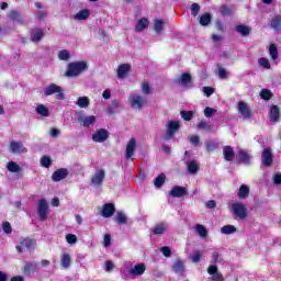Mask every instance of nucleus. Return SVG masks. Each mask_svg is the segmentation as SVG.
<instances>
[{
  "label": "nucleus",
  "instance_id": "1",
  "mask_svg": "<svg viewBox=\"0 0 281 281\" xmlns=\"http://www.w3.org/2000/svg\"><path fill=\"white\" fill-rule=\"evenodd\" d=\"M87 69H89V65L87 64V61H74L68 64L66 76L68 78H78V76H80L82 71H87Z\"/></svg>",
  "mask_w": 281,
  "mask_h": 281
},
{
  "label": "nucleus",
  "instance_id": "2",
  "mask_svg": "<svg viewBox=\"0 0 281 281\" xmlns=\"http://www.w3.org/2000/svg\"><path fill=\"white\" fill-rule=\"evenodd\" d=\"M54 93H57L56 100H65V92L63 91V88L56 83H49L44 89V95H54Z\"/></svg>",
  "mask_w": 281,
  "mask_h": 281
},
{
  "label": "nucleus",
  "instance_id": "3",
  "mask_svg": "<svg viewBox=\"0 0 281 281\" xmlns=\"http://www.w3.org/2000/svg\"><path fill=\"white\" fill-rule=\"evenodd\" d=\"M179 128H181V123L179 121H171L167 124V132L165 134L166 142L172 139L176 133H179Z\"/></svg>",
  "mask_w": 281,
  "mask_h": 281
},
{
  "label": "nucleus",
  "instance_id": "4",
  "mask_svg": "<svg viewBox=\"0 0 281 281\" xmlns=\"http://www.w3.org/2000/svg\"><path fill=\"white\" fill-rule=\"evenodd\" d=\"M48 210H49V204L47 203V200L41 199L38 201V205H37V214H38V218L42 223L47 221Z\"/></svg>",
  "mask_w": 281,
  "mask_h": 281
},
{
  "label": "nucleus",
  "instance_id": "5",
  "mask_svg": "<svg viewBox=\"0 0 281 281\" xmlns=\"http://www.w3.org/2000/svg\"><path fill=\"white\" fill-rule=\"evenodd\" d=\"M261 161L266 168H271V166H273V153H271V148H263L261 153Z\"/></svg>",
  "mask_w": 281,
  "mask_h": 281
},
{
  "label": "nucleus",
  "instance_id": "6",
  "mask_svg": "<svg viewBox=\"0 0 281 281\" xmlns=\"http://www.w3.org/2000/svg\"><path fill=\"white\" fill-rule=\"evenodd\" d=\"M232 210L235 216H238L241 221L247 218V207H245V204L236 202L232 205Z\"/></svg>",
  "mask_w": 281,
  "mask_h": 281
},
{
  "label": "nucleus",
  "instance_id": "7",
  "mask_svg": "<svg viewBox=\"0 0 281 281\" xmlns=\"http://www.w3.org/2000/svg\"><path fill=\"white\" fill-rule=\"evenodd\" d=\"M171 269L179 276V278H186V262L183 259L178 258L171 266Z\"/></svg>",
  "mask_w": 281,
  "mask_h": 281
},
{
  "label": "nucleus",
  "instance_id": "8",
  "mask_svg": "<svg viewBox=\"0 0 281 281\" xmlns=\"http://www.w3.org/2000/svg\"><path fill=\"white\" fill-rule=\"evenodd\" d=\"M148 104V101L145 100L144 97L139 94H135L131 97V106L132 109H143V106H146Z\"/></svg>",
  "mask_w": 281,
  "mask_h": 281
},
{
  "label": "nucleus",
  "instance_id": "9",
  "mask_svg": "<svg viewBox=\"0 0 281 281\" xmlns=\"http://www.w3.org/2000/svg\"><path fill=\"white\" fill-rule=\"evenodd\" d=\"M92 139L97 144H102V142H106V139H109V131L104 128L97 130L95 133L92 134Z\"/></svg>",
  "mask_w": 281,
  "mask_h": 281
},
{
  "label": "nucleus",
  "instance_id": "10",
  "mask_svg": "<svg viewBox=\"0 0 281 281\" xmlns=\"http://www.w3.org/2000/svg\"><path fill=\"white\" fill-rule=\"evenodd\" d=\"M238 106V113L244 117V120H250L251 119V109H249V105L245 101H239L237 103Z\"/></svg>",
  "mask_w": 281,
  "mask_h": 281
},
{
  "label": "nucleus",
  "instance_id": "11",
  "mask_svg": "<svg viewBox=\"0 0 281 281\" xmlns=\"http://www.w3.org/2000/svg\"><path fill=\"white\" fill-rule=\"evenodd\" d=\"M169 194L173 199H181L183 196H188V188L175 186L169 192Z\"/></svg>",
  "mask_w": 281,
  "mask_h": 281
},
{
  "label": "nucleus",
  "instance_id": "12",
  "mask_svg": "<svg viewBox=\"0 0 281 281\" xmlns=\"http://www.w3.org/2000/svg\"><path fill=\"white\" fill-rule=\"evenodd\" d=\"M69 177V170L67 168H60L53 172L52 179L58 183V181H63V179H67Z\"/></svg>",
  "mask_w": 281,
  "mask_h": 281
},
{
  "label": "nucleus",
  "instance_id": "13",
  "mask_svg": "<svg viewBox=\"0 0 281 281\" xmlns=\"http://www.w3.org/2000/svg\"><path fill=\"white\" fill-rule=\"evenodd\" d=\"M144 273H146V263H137L130 269V276L134 278H139V276H144Z\"/></svg>",
  "mask_w": 281,
  "mask_h": 281
},
{
  "label": "nucleus",
  "instance_id": "14",
  "mask_svg": "<svg viewBox=\"0 0 281 281\" xmlns=\"http://www.w3.org/2000/svg\"><path fill=\"white\" fill-rule=\"evenodd\" d=\"M207 273L209 276H212L213 281H225L223 274L218 272V267H216L215 265H212L207 268Z\"/></svg>",
  "mask_w": 281,
  "mask_h": 281
},
{
  "label": "nucleus",
  "instance_id": "15",
  "mask_svg": "<svg viewBox=\"0 0 281 281\" xmlns=\"http://www.w3.org/2000/svg\"><path fill=\"white\" fill-rule=\"evenodd\" d=\"M104 177H105L104 169H99L92 176L91 183H93V186H102V183L104 181Z\"/></svg>",
  "mask_w": 281,
  "mask_h": 281
},
{
  "label": "nucleus",
  "instance_id": "16",
  "mask_svg": "<svg viewBox=\"0 0 281 281\" xmlns=\"http://www.w3.org/2000/svg\"><path fill=\"white\" fill-rule=\"evenodd\" d=\"M78 122L86 128H89V126L95 124V115L87 116L85 114H81L78 116Z\"/></svg>",
  "mask_w": 281,
  "mask_h": 281
},
{
  "label": "nucleus",
  "instance_id": "17",
  "mask_svg": "<svg viewBox=\"0 0 281 281\" xmlns=\"http://www.w3.org/2000/svg\"><path fill=\"white\" fill-rule=\"evenodd\" d=\"M115 214V204L113 203H105L102 207V216L103 218H111Z\"/></svg>",
  "mask_w": 281,
  "mask_h": 281
},
{
  "label": "nucleus",
  "instance_id": "18",
  "mask_svg": "<svg viewBox=\"0 0 281 281\" xmlns=\"http://www.w3.org/2000/svg\"><path fill=\"white\" fill-rule=\"evenodd\" d=\"M131 72V64H122L117 67V78L124 80Z\"/></svg>",
  "mask_w": 281,
  "mask_h": 281
},
{
  "label": "nucleus",
  "instance_id": "19",
  "mask_svg": "<svg viewBox=\"0 0 281 281\" xmlns=\"http://www.w3.org/2000/svg\"><path fill=\"white\" fill-rule=\"evenodd\" d=\"M136 146H137V140H135V138H131L126 146V154H125L126 159H131V157L135 155Z\"/></svg>",
  "mask_w": 281,
  "mask_h": 281
},
{
  "label": "nucleus",
  "instance_id": "20",
  "mask_svg": "<svg viewBox=\"0 0 281 281\" xmlns=\"http://www.w3.org/2000/svg\"><path fill=\"white\" fill-rule=\"evenodd\" d=\"M45 38V32L42 29H34L31 33V41L32 43H41Z\"/></svg>",
  "mask_w": 281,
  "mask_h": 281
},
{
  "label": "nucleus",
  "instance_id": "21",
  "mask_svg": "<svg viewBox=\"0 0 281 281\" xmlns=\"http://www.w3.org/2000/svg\"><path fill=\"white\" fill-rule=\"evenodd\" d=\"M223 155H224L225 161H234V157H236V154L234 153V147L224 146L223 147Z\"/></svg>",
  "mask_w": 281,
  "mask_h": 281
},
{
  "label": "nucleus",
  "instance_id": "22",
  "mask_svg": "<svg viewBox=\"0 0 281 281\" xmlns=\"http://www.w3.org/2000/svg\"><path fill=\"white\" fill-rule=\"evenodd\" d=\"M235 31L237 34H240V36L247 37L249 34H251V27L245 24L236 25Z\"/></svg>",
  "mask_w": 281,
  "mask_h": 281
},
{
  "label": "nucleus",
  "instance_id": "23",
  "mask_svg": "<svg viewBox=\"0 0 281 281\" xmlns=\"http://www.w3.org/2000/svg\"><path fill=\"white\" fill-rule=\"evenodd\" d=\"M270 122H280V108H278V105L270 108Z\"/></svg>",
  "mask_w": 281,
  "mask_h": 281
},
{
  "label": "nucleus",
  "instance_id": "24",
  "mask_svg": "<svg viewBox=\"0 0 281 281\" xmlns=\"http://www.w3.org/2000/svg\"><path fill=\"white\" fill-rule=\"evenodd\" d=\"M20 245L24 247V249H34L36 245V239L25 237L22 240H20Z\"/></svg>",
  "mask_w": 281,
  "mask_h": 281
},
{
  "label": "nucleus",
  "instance_id": "25",
  "mask_svg": "<svg viewBox=\"0 0 281 281\" xmlns=\"http://www.w3.org/2000/svg\"><path fill=\"white\" fill-rule=\"evenodd\" d=\"M36 114L41 115V117H49V108L45 104H38L35 108Z\"/></svg>",
  "mask_w": 281,
  "mask_h": 281
},
{
  "label": "nucleus",
  "instance_id": "26",
  "mask_svg": "<svg viewBox=\"0 0 281 281\" xmlns=\"http://www.w3.org/2000/svg\"><path fill=\"white\" fill-rule=\"evenodd\" d=\"M270 27H272V30H274V32L281 31V15H274L271 19Z\"/></svg>",
  "mask_w": 281,
  "mask_h": 281
},
{
  "label": "nucleus",
  "instance_id": "27",
  "mask_svg": "<svg viewBox=\"0 0 281 281\" xmlns=\"http://www.w3.org/2000/svg\"><path fill=\"white\" fill-rule=\"evenodd\" d=\"M60 266L64 269H69V267H71V255L63 254L60 258Z\"/></svg>",
  "mask_w": 281,
  "mask_h": 281
},
{
  "label": "nucleus",
  "instance_id": "28",
  "mask_svg": "<svg viewBox=\"0 0 281 281\" xmlns=\"http://www.w3.org/2000/svg\"><path fill=\"white\" fill-rule=\"evenodd\" d=\"M89 16H91V12L89 11V9H82L75 15V19L77 21H87Z\"/></svg>",
  "mask_w": 281,
  "mask_h": 281
},
{
  "label": "nucleus",
  "instance_id": "29",
  "mask_svg": "<svg viewBox=\"0 0 281 281\" xmlns=\"http://www.w3.org/2000/svg\"><path fill=\"white\" fill-rule=\"evenodd\" d=\"M148 27V19L142 18L138 20L135 32H144Z\"/></svg>",
  "mask_w": 281,
  "mask_h": 281
},
{
  "label": "nucleus",
  "instance_id": "30",
  "mask_svg": "<svg viewBox=\"0 0 281 281\" xmlns=\"http://www.w3.org/2000/svg\"><path fill=\"white\" fill-rule=\"evenodd\" d=\"M239 161L241 164H249L251 157L249 156V153L247 150L240 149L238 151Z\"/></svg>",
  "mask_w": 281,
  "mask_h": 281
},
{
  "label": "nucleus",
  "instance_id": "31",
  "mask_svg": "<svg viewBox=\"0 0 281 281\" xmlns=\"http://www.w3.org/2000/svg\"><path fill=\"white\" fill-rule=\"evenodd\" d=\"M188 171L190 175H196L199 172V164H196V160H191L187 165Z\"/></svg>",
  "mask_w": 281,
  "mask_h": 281
},
{
  "label": "nucleus",
  "instance_id": "32",
  "mask_svg": "<svg viewBox=\"0 0 281 281\" xmlns=\"http://www.w3.org/2000/svg\"><path fill=\"white\" fill-rule=\"evenodd\" d=\"M210 23H212V14L204 13L200 16V25L203 27L207 26Z\"/></svg>",
  "mask_w": 281,
  "mask_h": 281
},
{
  "label": "nucleus",
  "instance_id": "33",
  "mask_svg": "<svg viewBox=\"0 0 281 281\" xmlns=\"http://www.w3.org/2000/svg\"><path fill=\"white\" fill-rule=\"evenodd\" d=\"M90 100L88 99V97H79L77 99V106H79V109H87L90 104Z\"/></svg>",
  "mask_w": 281,
  "mask_h": 281
},
{
  "label": "nucleus",
  "instance_id": "34",
  "mask_svg": "<svg viewBox=\"0 0 281 281\" xmlns=\"http://www.w3.org/2000/svg\"><path fill=\"white\" fill-rule=\"evenodd\" d=\"M237 196L238 199H247V196H249V188L246 184H241Z\"/></svg>",
  "mask_w": 281,
  "mask_h": 281
},
{
  "label": "nucleus",
  "instance_id": "35",
  "mask_svg": "<svg viewBox=\"0 0 281 281\" xmlns=\"http://www.w3.org/2000/svg\"><path fill=\"white\" fill-rule=\"evenodd\" d=\"M269 54L272 60H278V58L280 57V53L278 52V46L276 44H270Z\"/></svg>",
  "mask_w": 281,
  "mask_h": 281
},
{
  "label": "nucleus",
  "instance_id": "36",
  "mask_svg": "<svg viewBox=\"0 0 281 281\" xmlns=\"http://www.w3.org/2000/svg\"><path fill=\"white\" fill-rule=\"evenodd\" d=\"M36 263L29 262L24 266L23 273H25V276H30V273H34V271H36Z\"/></svg>",
  "mask_w": 281,
  "mask_h": 281
},
{
  "label": "nucleus",
  "instance_id": "37",
  "mask_svg": "<svg viewBox=\"0 0 281 281\" xmlns=\"http://www.w3.org/2000/svg\"><path fill=\"white\" fill-rule=\"evenodd\" d=\"M164 183H166V175L160 173L158 177L155 178L154 186L155 188H161Z\"/></svg>",
  "mask_w": 281,
  "mask_h": 281
},
{
  "label": "nucleus",
  "instance_id": "38",
  "mask_svg": "<svg viewBox=\"0 0 281 281\" xmlns=\"http://www.w3.org/2000/svg\"><path fill=\"white\" fill-rule=\"evenodd\" d=\"M164 25L165 23L162 20L156 19L154 22V32H156V34H161V32H164Z\"/></svg>",
  "mask_w": 281,
  "mask_h": 281
},
{
  "label": "nucleus",
  "instance_id": "39",
  "mask_svg": "<svg viewBox=\"0 0 281 281\" xmlns=\"http://www.w3.org/2000/svg\"><path fill=\"white\" fill-rule=\"evenodd\" d=\"M221 233L229 236V234H236V226L234 225H225L221 228Z\"/></svg>",
  "mask_w": 281,
  "mask_h": 281
},
{
  "label": "nucleus",
  "instance_id": "40",
  "mask_svg": "<svg viewBox=\"0 0 281 281\" xmlns=\"http://www.w3.org/2000/svg\"><path fill=\"white\" fill-rule=\"evenodd\" d=\"M166 232V224L160 223L153 228L154 236H159Z\"/></svg>",
  "mask_w": 281,
  "mask_h": 281
},
{
  "label": "nucleus",
  "instance_id": "41",
  "mask_svg": "<svg viewBox=\"0 0 281 281\" xmlns=\"http://www.w3.org/2000/svg\"><path fill=\"white\" fill-rule=\"evenodd\" d=\"M196 112L194 111H181L180 115L182 117V120H184V122H190V120H192L194 117Z\"/></svg>",
  "mask_w": 281,
  "mask_h": 281
},
{
  "label": "nucleus",
  "instance_id": "42",
  "mask_svg": "<svg viewBox=\"0 0 281 281\" xmlns=\"http://www.w3.org/2000/svg\"><path fill=\"white\" fill-rule=\"evenodd\" d=\"M195 229L201 238H207V228H205L202 224H198Z\"/></svg>",
  "mask_w": 281,
  "mask_h": 281
},
{
  "label": "nucleus",
  "instance_id": "43",
  "mask_svg": "<svg viewBox=\"0 0 281 281\" xmlns=\"http://www.w3.org/2000/svg\"><path fill=\"white\" fill-rule=\"evenodd\" d=\"M260 97H261V100L269 101L273 98V93L269 89H262L260 91Z\"/></svg>",
  "mask_w": 281,
  "mask_h": 281
},
{
  "label": "nucleus",
  "instance_id": "44",
  "mask_svg": "<svg viewBox=\"0 0 281 281\" xmlns=\"http://www.w3.org/2000/svg\"><path fill=\"white\" fill-rule=\"evenodd\" d=\"M7 168H8L9 172H20L21 171V166H19L14 161H9L7 165Z\"/></svg>",
  "mask_w": 281,
  "mask_h": 281
},
{
  "label": "nucleus",
  "instance_id": "45",
  "mask_svg": "<svg viewBox=\"0 0 281 281\" xmlns=\"http://www.w3.org/2000/svg\"><path fill=\"white\" fill-rule=\"evenodd\" d=\"M116 223H119L120 225H126V223H128V218L123 212H117Z\"/></svg>",
  "mask_w": 281,
  "mask_h": 281
},
{
  "label": "nucleus",
  "instance_id": "46",
  "mask_svg": "<svg viewBox=\"0 0 281 281\" xmlns=\"http://www.w3.org/2000/svg\"><path fill=\"white\" fill-rule=\"evenodd\" d=\"M10 149L13 155H19V153H21V143L11 142Z\"/></svg>",
  "mask_w": 281,
  "mask_h": 281
},
{
  "label": "nucleus",
  "instance_id": "47",
  "mask_svg": "<svg viewBox=\"0 0 281 281\" xmlns=\"http://www.w3.org/2000/svg\"><path fill=\"white\" fill-rule=\"evenodd\" d=\"M10 19L12 21H18V23H23V18L21 16V13L19 11H11L9 13Z\"/></svg>",
  "mask_w": 281,
  "mask_h": 281
},
{
  "label": "nucleus",
  "instance_id": "48",
  "mask_svg": "<svg viewBox=\"0 0 281 281\" xmlns=\"http://www.w3.org/2000/svg\"><path fill=\"white\" fill-rule=\"evenodd\" d=\"M59 60H69L71 58V54L67 49H61L58 53Z\"/></svg>",
  "mask_w": 281,
  "mask_h": 281
},
{
  "label": "nucleus",
  "instance_id": "49",
  "mask_svg": "<svg viewBox=\"0 0 281 281\" xmlns=\"http://www.w3.org/2000/svg\"><path fill=\"white\" fill-rule=\"evenodd\" d=\"M41 166L43 168H49L52 166V158L49 156H43L41 158Z\"/></svg>",
  "mask_w": 281,
  "mask_h": 281
},
{
  "label": "nucleus",
  "instance_id": "50",
  "mask_svg": "<svg viewBox=\"0 0 281 281\" xmlns=\"http://www.w3.org/2000/svg\"><path fill=\"white\" fill-rule=\"evenodd\" d=\"M218 148V145L214 140H209L206 143V150L207 153H214Z\"/></svg>",
  "mask_w": 281,
  "mask_h": 281
},
{
  "label": "nucleus",
  "instance_id": "51",
  "mask_svg": "<svg viewBox=\"0 0 281 281\" xmlns=\"http://www.w3.org/2000/svg\"><path fill=\"white\" fill-rule=\"evenodd\" d=\"M180 80L182 85H190V82H192V75H190L189 72H184L181 75Z\"/></svg>",
  "mask_w": 281,
  "mask_h": 281
},
{
  "label": "nucleus",
  "instance_id": "52",
  "mask_svg": "<svg viewBox=\"0 0 281 281\" xmlns=\"http://www.w3.org/2000/svg\"><path fill=\"white\" fill-rule=\"evenodd\" d=\"M220 12H221V14H222V16H231V14H232V8H229V7H227V5H222L221 8H220Z\"/></svg>",
  "mask_w": 281,
  "mask_h": 281
},
{
  "label": "nucleus",
  "instance_id": "53",
  "mask_svg": "<svg viewBox=\"0 0 281 281\" xmlns=\"http://www.w3.org/2000/svg\"><path fill=\"white\" fill-rule=\"evenodd\" d=\"M142 89H143V93L145 95H150V93H153V88L150 87V83H148V82H143Z\"/></svg>",
  "mask_w": 281,
  "mask_h": 281
},
{
  "label": "nucleus",
  "instance_id": "54",
  "mask_svg": "<svg viewBox=\"0 0 281 281\" xmlns=\"http://www.w3.org/2000/svg\"><path fill=\"white\" fill-rule=\"evenodd\" d=\"M258 63L265 69H271V64L269 63V59L261 57V58H259Z\"/></svg>",
  "mask_w": 281,
  "mask_h": 281
},
{
  "label": "nucleus",
  "instance_id": "55",
  "mask_svg": "<svg viewBox=\"0 0 281 281\" xmlns=\"http://www.w3.org/2000/svg\"><path fill=\"white\" fill-rule=\"evenodd\" d=\"M217 69H218V77L222 80L227 79V70H225V68L223 66H221V65H217Z\"/></svg>",
  "mask_w": 281,
  "mask_h": 281
},
{
  "label": "nucleus",
  "instance_id": "56",
  "mask_svg": "<svg viewBox=\"0 0 281 281\" xmlns=\"http://www.w3.org/2000/svg\"><path fill=\"white\" fill-rule=\"evenodd\" d=\"M198 128H201V131H212V125L207 124V122L205 121H201L199 124H198Z\"/></svg>",
  "mask_w": 281,
  "mask_h": 281
},
{
  "label": "nucleus",
  "instance_id": "57",
  "mask_svg": "<svg viewBox=\"0 0 281 281\" xmlns=\"http://www.w3.org/2000/svg\"><path fill=\"white\" fill-rule=\"evenodd\" d=\"M66 240L69 245H76V243H78V237H76L74 234H67Z\"/></svg>",
  "mask_w": 281,
  "mask_h": 281
},
{
  "label": "nucleus",
  "instance_id": "58",
  "mask_svg": "<svg viewBox=\"0 0 281 281\" xmlns=\"http://www.w3.org/2000/svg\"><path fill=\"white\" fill-rule=\"evenodd\" d=\"M160 251L165 256V258H170V256H172V250L168 246L161 247Z\"/></svg>",
  "mask_w": 281,
  "mask_h": 281
},
{
  "label": "nucleus",
  "instance_id": "59",
  "mask_svg": "<svg viewBox=\"0 0 281 281\" xmlns=\"http://www.w3.org/2000/svg\"><path fill=\"white\" fill-rule=\"evenodd\" d=\"M200 11H201V5H199V3H192L191 4V14H192V16H196V14H199Z\"/></svg>",
  "mask_w": 281,
  "mask_h": 281
},
{
  "label": "nucleus",
  "instance_id": "60",
  "mask_svg": "<svg viewBox=\"0 0 281 281\" xmlns=\"http://www.w3.org/2000/svg\"><path fill=\"white\" fill-rule=\"evenodd\" d=\"M2 229L4 234H12V225L10 224V222H3Z\"/></svg>",
  "mask_w": 281,
  "mask_h": 281
},
{
  "label": "nucleus",
  "instance_id": "61",
  "mask_svg": "<svg viewBox=\"0 0 281 281\" xmlns=\"http://www.w3.org/2000/svg\"><path fill=\"white\" fill-rule=\"evenodd\" d=\"M215 113H216V110H214L213 108H205L204 109L205 117H212V115H214Z\"/></svg>",
  "mask_w": 281,
  "mask_h": 281
},
{
  "label": "nucleus",
  "instance_id": "62",
  "mask_svg": "<svg viewBox=\"0 0 281 281\" xmlns=\"http://www.w3.org/2000/svg\"><path fill=\"white\" fill-rule=\"evenodd\" d=\"M103 245H104V247H111V235L110 234L104 235Z\"/></svg>",
  "mask_w": 281,
  "mask_h": 281
},
{
  "label": "nucleus",
  "instance_id": "63",
  "mask_svg": "<svg viewBox=\"0 0 281 281\" xmlns=\"http://www.w3.org/2000/svg\"><path fill=\"white\" fill-rule=\"evenodd\" d=\"M192 262H201V252L195 251L191 257Z\"/></svg>",
  "mask_w": 281,
  "mask_h": 281
},
{
  "label": "nucleus",
  "instance_id": "64",
  "mask_svg": "<svg viewBox=\"0 0 281 281\" xmlns=\"http://www.w3.org/2000/svg\"><path fill=\"white\" fill-rule=\"evenodd\" d=\"M273 183H276V186H280V183H281V173L274 175Z\"/></svg>",
  "mask_w": 281,
  "mask_h": 281
}]
</instances>
